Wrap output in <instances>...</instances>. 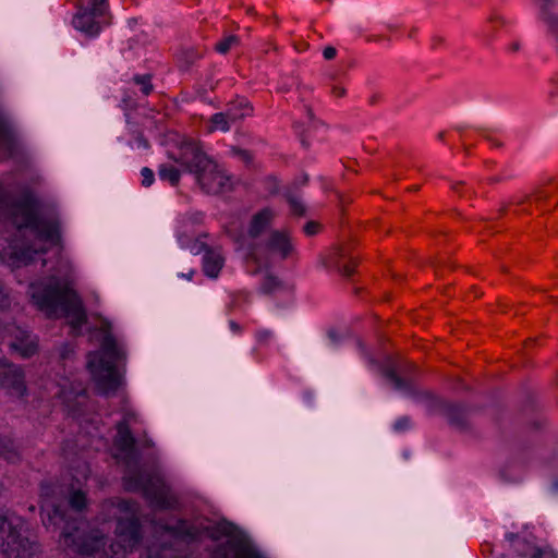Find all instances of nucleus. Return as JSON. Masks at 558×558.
<instances>
[{
  "label": "nucleus",
  "mask_w": 558,
  "mask_h": 558,
  "mask_svg": "<svg viewBox=\"0 0 558 558\" xmlns=\"http://www.w3.org/2000/svg\"><path fill=\"white\" fill-rule=\"evenodd\" d=\"M0 383L8 392L15 397H23L26 391L24 373L21 367L0 357Z\"/></svg>",
  "instance_id": "12"
},
{
  "label": "nucleus",
  "mask_w": 558,
  "mask_h": 558,
  "mask_svg": "<svg viewBox=\"0 0 558 558\" xmlns=\"http://www.w3.org/2000/svg\"><path fill=\"white\" fill-rule=\"evenodd\" d=\"M515 548L522 557L526 558H558V553L549 547H538L535 543L527 539H519Z\"/></svg>",
  "instance_id": "18"
},
{
  "label": "nucleus",
  "mask_w": 558,
  "mask_h": 558,
  "mask_svg": "<svg viewBox=\"0 0 558 558\" xmlns=\"http://www.w3.org/2000/svg\"><path fill=\"white\" fill-rule=\"evenodd\" d=\"M270 337H271V331H269V330H259V331L257 332V339H258L259 341H266V340H268Z\"/></svg>",
  "instance_id": "40"
},
{
  "label": "nucleus",
  "mask_w": 558,
  "mask_h": 558,
  "mask_svg": "<svg viewBox=\"0 0 558 558\" xmlns=\"http://www.w3.org/2000/svg\"><path fill=\"white\" fill-rule=\"evenodd\" d=\"M411 425H412V422H411L410 417L402 416V417H399L395 422L393 428L396 432H404V430L409 429L411 427Z\"/></svg>",
  "instance_id": "34"
},
{
  "label": "nucleus",
  "mask_w": 558,
  "mask_h": 558,
  "mask_svg": "<svg viewBox=\"0 0 558 558\" xmlns=\"http://www.w3.org/2000/svg\"><path fill=\"white\" fill-rule=\"evenodd\" d=\"M78 11L72 20L75 29L87 36L97 35L105 23L107 0H77Z\"/></svg>",
  "instance_id": "10"
},
{
  "label": "nucleus",
  "mask_w": 558,
  "mask_h": 558,
  "mask_svg": "<svg viewBox=\"0 0 558 558\" xmlns=\"http://www.w3.org/2000/svg\"><path fill=\"white\" fill-rule=\"evenodd\" d=\"M279 280L277 277L266 274L262 283V290L265 293H270L279 287Z\"/></svg>",
  "instance_id": "31"
},
{
  "label": "nucleus",
  "mask_w": 558,
  "mask_h": 558,
  "mask_svg": "<svg viewBox=\"0 0 558 558\" xmlns=\"http://www.w3.org/2000/svg\"><path fill=\"white\" fill-rule=\"evenodd\" d=\"M383 373L384 376L392 384L395 389L401 391H408L410 389V385L397 375L392 365H387Z\"/></svg>",
  "instance_id": "25"
},
{
  "label": "nucleus",
  "mask_w": 558,
  "mask_h": 558,
  "mask_svg": "<svg viewBox=\"0 0 558 558\" xmlns=\"http://www.w3.org/2000/svg\"><path fill=\"white\" fill-rule=\"evenodd\" d=\"M251 107L245 101H240L236 104L230 105L225 111L226 116L230 120L232 124H235L240 120L251 114Z\"/></svg>",
  "instance_id": "22"
},
{
  "label": "nucleus",
  "mask_w": 558,
  "mask_h": 558,
  "mask_svg": "<svg viewBox=\"0 0 558 558\" xmlns=\"http://www.w3.org/2000/svg\"><path fill=\"white\" fill-rule=\"evenodd\" d=\"M230 328L231 330H233L234 332H239L240 331V326L235 323V322H230Z\"/></svg>",
  "instance_id": "42"
},
{
  "label": "nucleus",
  "mask_w": 558,
  "mask_h": 558,
  "mask_svg": "<svg viewBox=\"0 0 558 558\" xmlns=\"http://www.w3.org/2000/svg\"><path fill=\"white\" fill-rule=\"evenodd\" d=\"M225 263L219 251L208 250L203 257V269L206 276L217 278Z\"/></svg>",
  "instance_id": "19"
},
{
  "label": "nucleus",
  "mask_w": 558,
  "mask_h": 558,
  "mask_svg": "<svg viewBox=\"0 0 558 558\" xmlns=\"http://www.w3.org/2000/svg\"><path fill=\"white\" fill-rule=\"evenodd\" d=\"M88 466L87 465H83V470L76 474L73 475V477L75 478V481L77 483L81 482V480H86L87 476H88Z\"/></svg>",
  "instance_id": "38"
},
{
  "label": "nucleus",
  "mask_w": 558,
  "mask_h": 558,
  "mask_svg": "<svg viewBox=\"0 0 558 558\" xmlns=\"http://www.w3.org/2000/svg\"><path fill=\"white\" fill-rule=\"evenodd\" d=\"M53 389V396L62 399L66 403L74 397H78L84 392V388L81 384L74 386L69 378H62L60 383L54 385Z\"/></svg>",
  "instance_id": "20"
},
{
  "label": "nucleus",
  "mask_w": 558,
  "mask_h": 558,
  "mask_svg": "<svg viewBox=\"0 0 558 558\" xmlns=\"http://www.w3.org/2000/svg\"><path fill=\"white\" fill-rule=\"evenodd\" d=\"M158 174L161 180L168 181L172 185H177L180 181V171L170 165H161L158 169Z\"/></svg>",
  "instance_id": "26"
},
{
  "label": "nucleus",
  "mask_w": 558,
  "mask_h": 558,
  "mask_svg": "<svg viewBox=\"0 0 558 558\" xmlns=\"http://www.w3.org/2000/svg\"><path fill=\"white\" fill-rule=\"evenodd\" d=\"M69 505L72 511H81L86 505L85 495L81 490L72 488L69 496Z\"/></svg>",
  "instance_id": "27"
},
{
  "label": "nucleus",
  "mask_w": 558,
  "mask_h": 558,
  "mask_svg": "<svg viewBox=\"0 0 558 558\" xmlns=\"http://www.w3.org/2000/svg\"><path fill=\"white\" fill-rule=\"evenodd\" d=\"M134 83L141 86L144 95H148L153 90L149 75H136L133 78Z\"/></svg>",
  "instance_id": "32"
},
{
  "label": "nucleus",
  "mask_w": 558,
  "mask_h": 558,
  "mask_svg": "<svg viewBox=\"0 0 558 558\" xmlns=\"http://www.w3.org/2000/svg\"><path fill=\"white\" fill-rule=\"evenodd\" d=\"M180 161L195 175L199 187L208 194H220L231 189L229 175L192 140L181 145Z\"/></svg>",
  "instance_id": "6"
},
{
  "label": "nucleus",
  "mask_w": 558,
  "mask_h": 558,
  "mask_svg": "<svg viewBox=\"0 0 558 558\" xmlns=\"http://www.w3.org/2000/svg\"><path fill=\"white\" fill-rule=\"evenodd\" d=\"M138 143H140V145H141V146H143L144 148H148V143H147V141H146V140H144V138H142V137H141V138H138Z\"/></svg>",
  "instance_id": "43"
},
{
  "label": "nucleus",
  "mask_w": 558,
  "mask_h": 558,
  "mask_svg": "<svg viewBox=\"0 0 558 558\" xmlns=\"http://www.w3.org/2000/svg\"><path fill=\"white\" fill-rule=\"evenodd\" d=\"M141 558H187V557H172V550L166 547L156 548L147 547L144 553L141 554Z\"/></svg>",
  "instance_id": "28"
},
{
  "label": "nucleus",
  "mask_w": 558,
  "mask_h": 558,
  "mask_svg": "<svg viewBox=\"0 0 558 558\" xmlns=\"http://www.w3.org/2000/svg\"><path fill=\"white\" fill-rule=\"evenodd\" d=\"M21 142L9 117L0 111V147L8 156L17 154Z\"/></svg>",
  "instance_id": "15"
},
{
  "label": "nucleus",
  "mask_w": 558,
  "mask_h": 558,
  "mask_svg": "<svg viewBox=\"0 0 558 558\" xmlns=\"http://www.w3.org/2000/svg\"><path fill=\"white\" fill-rule=\"evenodd\" d=\"M231 125H232V123L226 116L225 111L218 112V113L213 114L211 118L209 119L208 131L209 132H216V131L228 132L231 129Z\"/></svg>",
  "instance_id": "23"
},
{
  "label": "nucleus",
  "mask_w": 558,
  "mask_h": 558,
  "mask_svg": "<svg viewBox=\"0 0 558 558\" xmlns=\"http://www.w3.org/2000/svg\"><path fill=\"white\" fill-rule=\"evenodd\" d=\"M344 256L343 250L341 247H336L327 255H322L319 257V263L325 268H335L343 276H350L352 274V268L349 265H342L339 262V258Z\"/></svg>",
  "instance_id": "21"
},
{
  "label": "nucleus",
  "mask_w": 558,
  "mask_h": 558,
  "mask_svg": "<svg viewBox=\"0 0 558 558\" xmlns=\"http://www.w3.org/2000/svg\"><path fill=\"white\" fill-rule=\"evenodd\" d=\"M142 184L146 187L150 186L155 180V175L151 169L144 167L141 170Z\"/></svg>",
  "instance_id": "33"
},
{
  "label": "nucleus",
  "mask_w": 558,
  "mask_h": 558,
  "mask_svg": "<svg viewBox=\"0 0 558 558\" xmlns=\"http://www.w3.org/2000/svg\"><path fill=\"white\" fill-rule=\"evenodd\" d=\"M232 151L234 155L240 156L245 161H248L251 159V156L246 150H243L240 148H233Z\"/></svg>",
  "instance_id": "39"
},
{
  "label": "nucleus",
  "mask_w": 558,
  "mask_h": 558,
  "mask_svg": "<svg viewBox=\"0 0 558 558\" xmlns=\"http://www.w3.org/2000/svg\"><path fill=\"white\" fill-rule=\"evenodd\" d=\"M159 530L166 539L184 542L198 539L204 533L219 543L213 550L214 558H264L243 539L233 524L226 521L208 524L202 530L185 521H178L175 524H160Z\"/></svg>",
  "instance_id": "3"
},
{
  "label": "nucleus",
  "mask_w": 558,
  "mask_h": 558,
  "mask_svg": "<svg viewBox=\"0 0 558 558\" xmlns=\"http://www.w3.org/2000/svg\"><path fill=\"white\" fill-rule=\"evenodd\" d=\"M28 293L33 303L48 317H66L75 332L86 323L82 300L68 282L51 277L47 283H31Z\"/></svg>",
  "instance_id": "4"
},
{
  "label": "nucleus",
  "mask_w": 558,
  "mask_h": 558,
  "mask_svg": "<svg viewBox=\"0 0 558 558\" xmlns=\"http://www.w3.org/2000/svg\"><path fill=\"white\" fill-rule=\"evenodd\" d=\"M276 217V211L269 207L255 213L250 221L247 234L252 239L259 238L269 228Z\"/></svg>",
  "instance_id": "17"
},
{
  "label": "nucleus",
  "mask_w": 558,
  "mask_h": 558,
  "mask_svg": "<svg viewBox=\"0 0 558 558\" xmlns=\"http://www.w3.org/2000/svg\"><path fill=\"white\" fill-rule=\"evenodd\" d=\"M538 7L539 20L546 25L548 33L555 39L558 50V0H534Z\"/></svg>",
  "instance_id": "16"
},
{
  "label": "nucleus",
  "mask_w": 558,
  "mask_h": 558,
  "mask_svg": "<svg viewBox=\"0 0 558 558\" xmlns=\"http://www.w3.org/2000/svg\"><path fill=\"white\" fill-rule=\"evenodd\" d=\"M193 275H194V270H191L187 275H182V276L190 280V279H192Z\"/></svg>",
  "instance_id": "44"
},
{
  "label": "nucleus",
  "mask_w": 558,
  "mask_h": 558,
  "mask_svg": "<svg viewBox=\"0 0 558 558\" xmlns=\"http://www.w3.org/2000/svg\"><path fill=\"white\" fill-rule=\"evenodd\" d=\"M11 300L4 287L0 283V308H5L10 305Z\"/></svg>",
  "instance_id": "35"
},
{
  "label": "nucleus",
  "mask_w": 558,
  "mask_h": 558,
  "mask_svg": "<svg viewBox=\"0 0 558 558\" xmlns=\"http://www.w3.org/2000/svg\"><path fill=\"white\" fill-rule=\"evenodd\" d=\"M294 253V243L287 231L274 230L263 241L256 243L250 258L257 270L268 269Z\"/></svg>",
  "instance_id": "8"
},
{
  "label": "nucleus",
  "mask_w": 558,
  "mask_h": 558,
  "mask_svg": "<svg viewBox=\"0 0 558 558\" xmlns=\"http://www.w3.org/2000/svg\"><path fill=\"white\" fill-rule=\"evenodd\" d=\"M319 225L315 221H310L304 226V232L307 235H314L318 232Z\"/></svg>",
  "instance_id": "36"
},
{
  "label": "nucleus",
  "mask_w": 558,
  "mask_h": 558,
  "mask_svg": "<svg viewBox=\"0 0 558 558\" xmlns=\"http://www.w3.org/2000/svg\"><path fill=\"white\" fill-rule=\"evenodd\" d=\"M287 199H288V203H289L291 210L294 215L302 216L305 214V206H304L301 197H299L298 195H295L293 193H289L287 195Z\"/></svg>",
  "instance_id": "29"
},
{
  "label": "nucleus",
  "mask_w": 558,
  "mask_h": 558,
  "mask_svg": "<svg viewBox=\"0 0 558 558\" xmlns=\"http://www.w3.org/2000/svg\"><path fill=\"white\" fill-rule=\"evenodd\" d=\"M238 44H239V38L234 35H230L216 44V50L219 53L225 54L231 49V47H233Z\"/></svg>",
  "instance_id": "30"
},
{
  "label": "nucleus",
  "mask_w": 558,
  "mask_h": 558,
  "mask_svg": "<svg viewBox=\"0 0 558 558\" xmlns=\"http://www.w3.org/2000/svg\"><path fill=\"white\" fill-rule=\"evenodd\" d=\"M54 487L51 484L41 485V517L47 527L62 530L59 546L69 556L75 558H126L141 541L138 507L135 502L120 500L109 501L102 507V521L117 520L116 539L104 549L105 532L99 529L83 531L77 519L68 517L62 506L54 498Z\"/></svg>",
  "instance_id": "1"
},
{
  "label": "nucleus",
  "mask_w": 558,
  "mask_h": 558,
  "mask_svg": "<svg viewBox=\"0 0 558 558\" xmlns=\"http://www.w3.org/2000/svg\"><path fill=\"white\" fill-rule=\"evenodd\" d=\"M280 90H283V92H288L289 90V87L287 85H282L280 88Z\"/></svg>",
  "instance_id": "45"
},
{
  "label": "nucleus",
  "mask_w": 558,
  "mask_h": 558,
  "mask_svg": "<svg viewBox=\"0 0 558 558\" xmlns=\"http://www.w3.org/2000/svg\"><path fill=\"white\" fill-rule=\"evenodd\" d=\"M12 220L19 238L2 250L3 263L13 268L27 266L34 255L60 244V225L56 218L38 214L36 202L27 196L12 208Z\"/></svg>",
  "instance_id": "2"
},
{
  "label": "nucleus",
  "mask_w": 558,
  "mask_h": 558,
  "mask_svg": "<svg viewBox=\"0 0 558 558\" xmlns=\"http://www.w3.org/2000/svg\"><path fill=\"white\" fill-rule=\"evenodd\" d=\"M125 487L130 490H142L145 496L158 508L170 509L177 505V498L169 486L158 475H150L141 471H129L124 477Z\"/></svg>",
  "instance_id": "9"
},
{
  "label": "nucleus",
  "mask_w": 558,
  "mask_h": 558,
  "mask_svg": "<svg viewBox=\"0 0 558 558\" xmlns=\"http://www.w3.org/2000/svg\"><path fill=\"white\" fill-rule=\"evenodd\" d=\"M5 333L10 339V348L17 352L22 357H31L37 352V338L26 330L19 326L10 325L5 328Z\"/></svg>",
  "instance_id": "13"
},
{
  "label": "nucleus",
  "mask_w": 558,
  "mask_h": 558,
  "mask_svg": "<svg viewBox=\"0 0 558 558\" xmlns=\"http://www.w3.org/2000/svg\"><path fill=\"white\" fill-rule=\"evenodd\" d=\"M136 421V415L133 412H126L123 418L117 425V436L114 438L116 447L124 454L128 463L131 460H137L134 452L135 439L131 434L130 425Z\"/></svg>",
  "instance_id": "14"
},
{
  "label": "nucleus",
  "mask_w": 558,
  "mask_h": 558,
  "mask_svg": "<svg viewBox=\"0 0 558 558\" xmlns=\"http://www.w3.org/2000/svg\"><path fill=\"white\" fill-rule=\"evenodd\" d=\"M337 50L336 48L328 46L323 50V56L326 60H331L336 57Z\"/></svg>",
  "instance_id": "37"
},
{
  "label": "nucleus",
  "mask_w": 558,
  "mask_h": 558,
  "mask_svg": "<svg viewBox=\"0 0 558 558\" xmlns=\"http://www.w3.org/2000/svg\"><path fill=\"white\" fill-rule=\"evenodd\" d=\"M332 94L336 96V97H342L345 95V89L344 87H341V86H335L332 88Z\"/></svg>",
  "instance_id": "41"
},
{
  "label": "nucleus",
  "mask_w": 558,
  "mask_h": 558,
  "mask_svg": "<svg viewBox=\"0 0 558 558\" xmlns=\"http://www.w3.org/2000/svg\"><path fill=\"white\" fill-rule=\"evenodd\" d=\"M417 400L432 413H440L448 418L450 424L463 428L466 425L465 411L458 404L445 402L428 391L418 395Z\"/></svg>",
  "instance_id": "11"
},
{
  "label": "nucleus",
  "mask_w": 558,
  "mask_h": 558,
  "mask_svg": "<svg viewBox=\"0 0 558 558\" xmlns=\"http://www.w3.org/2000/svg\"><path fill=\"white\" fill-rule=\"evenodd\" d=\"M0 553L2 558H36L39 548L27 535L25 521L17 515L0 518Z\"/></svg>",
  "instance_id": "7"
},
{
  "label": "nucleus",
  "mask_w": 558,
  "mask_h": 558,
  "mask_svg": "<svg viewBox=\"0 0 558 558\" xmlns=\"http://www.w3.org/2000/svg\"><path fill=\"white\" fill-rule=\"evenodd\" d=\"M111 323L102 318L100 326L95 329L100 336V350L90 352L87 356V367L92 378L104 395L114 392L122 383L118 363L125 359L124 345L111 332Z\"/></svg>",
  "instance_id": "5"
},
{
  "label": "nucleus",
  "mask_w": 558,
  "mask_h": 558,
  "mask_svg": "<svg viewBox=\"0 0 558 558\" xmlns=\"http://www.w3.org/2000/svg\"><path fill=\"white\" fill-rule=\"evenodd\" d=\"M0 457H3L7 461L11 463H14L19 460L17 449L11 439H0Z\"/></svg>",
  "instance_id": "24"
}]
</instances>
